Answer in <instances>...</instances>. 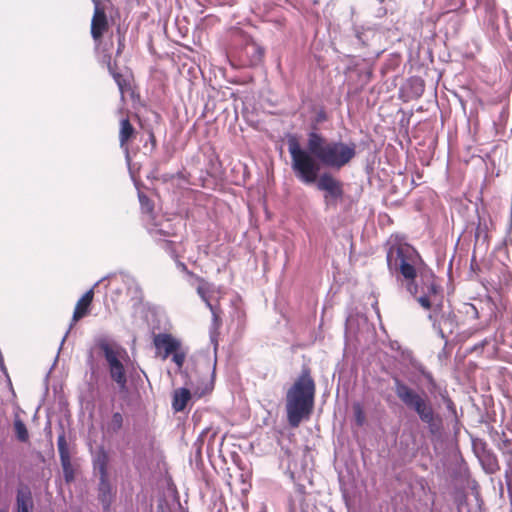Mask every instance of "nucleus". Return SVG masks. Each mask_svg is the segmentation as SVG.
Instances as JSON below:
<instances>
[{"mask_svg": "<svg viewBox=\"0 0 512 512\" xmlns=\"http://www.w3.org/2000/svg\"><path fill=\"white\" fill-rule=\"evenodd\" d=\"M291 164L297 178L306 184L314 183L320 171V164L341 169L356 156V144L342 141H328L322 134H308L307 150L295 137L288 140Z\"/></svg>", "mask_w": 512, "mask_h": 512, "instance_id": "1", "label": "nucleus"}, {"mask_svg": "<svg viewBox=\"0 0 512 512\" xmlns=\"http://www.w3.org/2000/svg\"><path fill=\"white\" fill-rule=\"evenodd\" d=\"M316 384L311 369L303 366L286 394L287 420L292 428H297L304 419H309L313 408Z\"/></svg>", "mask_w": 512, "mask_h": 512, "instance_id": "2", "label": "nucleus"}, {"mask_svg": "<svg viewBox=\"0 0 512 512\" xmlns=\"http://www.w3.org/2000/svg\"><path fill=\"white\" fill-rule=\"evenodd\" d=\"M394 391L397 398L427 425L431 434L440 430L442 418L435 411L431 400L425 393H419L399 378L394 379Z\"/></svg>", "mask_w": 512, "mask_h": 512, "instance_id": "3", "label": "nucleus"}, {"mask_svg": "<svg viewBox=\"0 0 512 512\" xmlns=\"http://www.w3.org/2000/svg\"><path fill=\"white\" fill-rule=\"evenodd\" d=\"M386 261L392 274H400L407 281L414 282L421 257L410 244L398 237H390L386 244Z\"/></svg>", "mask_w": 512, "mask_h": 512, "instance_id": "4", "label": "nucleus"}, {"mask_svg": "<svg viewBox=\"0 0 512 512\" xmlns=\"http://www.w3.org/2000/svg\"><path fill=\"white\" fill-rule=\"evenodd\" d=\"M96 346L100 349L107 362L111 380L117 384L120 391H126L127 375L125 366L122 363V360L128 357L126 350L105 338L99 339Z\"/></svg>", "mask_w": 512, "mask_h": 512, "instance_id": "5", "label": "nucleus"}, {"mask_svg": "<svg viewBox=\"0 0 512 512\" xmlns=\"http://www.w3.org/2000/svg\"><path fill=\"white\" fill-rule=\"evenodd\" d=\"M315 182L317 188L324 192L325 208H336L344 197L343 183L329 172L322 173Z\"/></svg>", "mask_w": 512, "mask_h": 512, "instance_id": "6", "label": "nucleus"}, {"mask_svg": "<svg viewBox=\"0 0 512 512\" xmlns=\"http://www.w3.org/2000/svg\"><path fill=\"white\" fill-rule=\"evenodd\" d=\"M104 62L107 66V69L116 82L121 99L124 100L125 95L132 91L131 87V81H132V75L128 72L122 73L118 70V65L116 61H112L110 55L104 56Z\"/></svg>", "mask_w": 512, "mask_h": 512, "instance_id": "7", "label": "nucleus"}, {"mask_svg": "<svg viewBox=\"0 0 512 512\" xmlns=\"http://www.w3.org/2000/svg\"><path fill=\"white\" fill-rule=\"evenodd\" d=\"M94 13L91 20V36L95 41H100L109 29V22L101 0H92Z\"/></svg>", "mask_w": 512, "mask_h": 512, "instance_id": "8", "label": "nucleus"}, {"mask_svg": "<svg viewBox=\"0 0 512 512\" xmlns=\"http://www.w3.org/2000/svg\"><path fill=\"white\" fill-rule=\"evenodd\" d=\"M98 467L101 474L98 487V499L103 507L108 509L111 505L113 494L112 487L107 479V455L105 453L99 458Z\"/></svg>", "mask_w": 512, "mask_h": 512, "instance_id": "9", "label": "nucleus"}, {"mask_svg": "<svg viewBox=\"0 0 512 512\" xmlns=\"http://www.w3.org/2000/svg\"><path fill=\"white\" fill-rule=\"evenodd\" d=\"M153 345L162 358L166 359L181 347V342L169 333H158L153 336Z\"/></svg>", "mask_w": 512, "mask_h": 512, "instance_id": "10", "label": "nucleus"}, {"mask_svg": "<svg viewBox=\"0 0 512 512\" xmlns=\"http://www.w3.org/2000/svg\"><path fill=\"white\" fill-rule=\"evenodd\" d=\"M57 447L65 481L70 483L74 480V469L71 463V457L64 434L58 436Z\"/></svg>", "mask_w": 512, "mask_h": 512, "instance_id": "11", "label": "nucleus"}, {"mask_svg": "<svg viewBox=\"0 0 512 512\" xmlns=\"http://www.w3.org/2000/svg\"><path fill=\"white\" fill-rule=\"evenodd\" d=\"M94 299V291L93 289H90L86 291L83 296L77 301L73 316H72V322L71 327L76 324L79 320L87 316L90 312V307Z\"/></svg>", "mask_w": 512, "mask_h": 512, "instance_id": "12", "label": "nucleus"}, {"mask_svg": "<svg viewBox=\"0 0 512 512\" xmlns=\"http://www.w3.org/2000/svg\"><path fill=\"white\" fill-rule=\"evenodd\" d=\"M16 512H34V500L27 485L20 486L16 493Z\"/></svg>", "mask_w": 512, "mask_h": 512, "instance_id": "13", "label": "nucleus"}, {"mask_svg": "<svg viewBox=\"0 0 512 512\" xmlns=\"http://www.w3.org/2000/svg\"><path fill=\"white\" fill-rule=\"evenodd\" d=\"M136 130L128 118L120 121L119 143L120 147L128 151V145L136 138Z\"/></svg>", "mask_w": 512, "mask_h": 512, "instance_id": "14", "label": "nucleus"}, {"mask_svg": "<svg viewBox=\"0 0 512 512\" xmlns=\"http://www.w3.org/2000/svg\"><path fill=\"white\" fill-rule=\"evenodd\" d=\"M183 270L187 273V275L193 278L198 282L197 293L200 298L203 300L208 309H212V303L209 300L208 293L210 292V284L202 277L196 275L192 271H189L186 265L182 264Z\"/></svg>", "mask_w": 512, "mask_h": 512, "instance_id": "15", "label": "nucleus"}, {"mask_svg": "<svg viewBox=\"0 0 512 512\" xmlns=\"http://www.w3.org/2000/svg\"><path fill=\"white\" fill-rule=\"evenodd\" d=\"M124 426V415L120 412H114L110 418L103 424V433L109 437L117 435Z\"/></svg>", "mask_w": 512, "mask_h": 512, "instance_id": "16", "label": "nucleus"}, {"mask_svg": "<svg viewBox=\"0 0 512 512\" xmlns=\"http://www.w3.org/2000/svg\"><path fill=\"white\" fill-rule=\"evenodd\" d=\"M192 398V393L187 388H178L173 392L172 408L175 412L183 411L189 400Z\"/></svg>", "mask_w": 512, "mask_h": 512, "instance_id": "17", "label": "nucleus"}, {"mask_svg": "<svg viewBox=\"0 0 512 512\" xmlns=\"http://www.w3.org/2000/svg\"><path fill=\"white\" fill-rule=\"evenodd\" d=\"M13 427L19 441L27 442L29 440V433L26 425L18 415L14 419Z\"/></svg>", "mask_w": 512, "mask_h": 512, "instance_id": "18", "label": "nucleus"}, {"mask_svg": "<svg viewBox=\"0 0 512 512\" xmlns=\"http://www.w3.org/2000/svg\"><path fill=\"white\" fill-rule=\"evenodd\" d=\"M354 420L358 427H362L366 423V414L361 403H354L353 406Z\"/></svg>", "mask_w": 512, "mask_h": 512, "instance_id": "19", "label": "nucleus"}, {"mask_svg": "<svg viewBox=\"0 0 512 512\" xmlns=\"http://www.w3.org/2000/svg\"><path fill=\"white\" fill-rule=\"evenodd\" d=\"M505 462H506V470H505V480L508 486V489L512 488V450H508L504 452Z\"/></svg>", "mask_w": 512, "mask_h": 512, "instance_id": "20", "label": "nucleus"}, {"mask_svg": "<svg viewBox=\"0 0 512 512\" xmlns=\"http://www.w3.org/2000/svg\"><path fill=\"white\" fill-rule=\"evenodd\" d=\"M213 381L209 380L207 381L203 387H197L194 389L193 396L196 398H201L205 396L206 394H209L213 390Z\"/></svg>", "mask_w": 512, "mask_h": 512, "instance_id": "21", "label": "nucleus"}, {"mask_svg": "<svg viewBox=\"0 0 512 512\" xmlns=\"http://www.w3.org/2000/svg\"><path fill=\"white\" fill-rule=\"evenodd\" d=\"M171 355H172V361L177 365V367L179 369H181L185 362V359H186V353L180 347L175 352H173Z\"/></svg>", "mask_w": 512, "mask_h": 512, "instance_id": "22", "label": "nucleus"}, {"mask_svg": "<svg viewBox=\"0 0 512 512\" xmlns=\"http://www.w3.org/2000/svg\"><path fill=\"white\" fill-rule=\"evenodd\" d=\"M246 50H247V52H249V50H252V52L255 56V59H254L255 63L261 61L264 57V49L255 43L248 45L246 47Z\"/></svg>", "mask_w": 512, "mask_h": 512, "instance_id": "23", "label": "nucleus"}, {"mask_svg": "<svg viewBox=\"0 0 512 512\" xmlns=\"http://www.w3.org/2000/svg\"><path fill=\"white\" fill-rule=\"evenodd\" d=\"M212 313L213 323L216 328L221 326V314L222 310L219 305H212V309H209Z\"/></svg>", "mask_w": 512, "mask_h": 512, "instance_id": "24", "label": "nucleus"}, {"mask_svg": "<svg viewBox=\"0 0 512 512\" xmlns=\"http://www.w3.org/2000/svg\"><path fill=\"white\" fill-rule=\"evenodd\" d=\"M417 301L424 309L431 308V301L428 296H420L419 298H417Z\"/></svg>", "mask_w": 512, "mask_h": 512, "instance_id": "25", "label": "nucleus"}, {"mask_svg": "<svg viewBox=\"0 0 512 512\" xmlns=\"http://www.w3.org/2000/svg\"><path fill=\"white\" fill-rule=\"evenodd\" d=\"M139 198H140V202H141V204H142L143 206H147L149 211H152V209H153V205H152V204H150V201H149L148 197H147V196H145V195H140V197H139Z\"/></svg>", "mask_w": 512, "mask_h": 512, "instance_id": "26", "label": "nucleus"}, {"mask_svg": "<svg viewBox=\"0 0 512 512\" xmlns=\"http://www.w3.org/2000/svg\"><path fill=\"white\" fill-rule=\"evenodd\" d=\"M125 39L124 37H121L119 38L118 40V47H117V51H116V55L119 56L122 54L124 48H125V43H124Z\"/></svg>", "mask_w": 512, "mask_h": 512, "instance_id": "27", "label": "nucleus"}, {"mask_svg": "<svg viewBox=\"0 0 512 512\" xmlns=\"http://www.w3.org/2000/svg\"><path fill=\"white\" fill-rule=\"evenodd\" d=\"M316 120H317V122L326 121L327 120L326 112L324 110L319 111L317 114Z\"/></svg>", "mask_w": 512, "mask_h": 512, "instance_id": "28", "label": "nucleus"}, {"mask_svg": "<svg viewBox=\"0 0 512 512\" xmlns=\"http://www.w3.org/2000/svg\"><path fill=\"white\" fill-rule=\"evenodd\" d=\"M433 327L437 330H439V332L443 335V332H442V329H441V324L440 322H437L436 320L433 321Z\"/></svg>", "mask_w": 512, "mask_h": 512, "instance_id": "29", "label": "nucleus"}, {"mask_svg": "<svg viewBox=\"0 0 512 512\" xmlns=\"http://www.w3.org/2000/svg\"><path fill=\"white\" fill-rule=\"evenodd\" d=\"M150 139H151V142L153 143V145H155L156 139H155L154 133L150 134Z\"/></svg>", "mask_w": 512, "mask_h": 512, "instance_id": "30", "label": "nucleus"}, {"mask_svg": "<svg viewBox=\"0 0 512 512\" xmlns=\"http://www.w3.org/2000/svg\"><path fill=\"white\" fill-rule=\"evenodd\" d=\"M469 307L475 312V315L477 316V310L474 305L470 304Z\"/></svg>", "mask_w": 512, "mask_h": 512, "instance_id": "31", "label": "nucleus"}, {"mask_svg": "<svg viewBox=\"0 0 512 512\" xmlns=\"http://www.w3.org/2000/svg\"><path fill=\"white\" fill-rule=\"evenodd\" d=\"M430 290L434 293H436V287L434 285L431 286Z\"/></svg>", "mask_w": 512, "mask_h": 512, "instance_id": "32", "label": "nucleus"}, {"mask_svg": "<svg viewBox=\"0 0 512 512\" xmlns=\"http://www.w3.org/2000/svg\"><path fill=\"white\" fill-rule=\"evenodd\" d=\"M450 406H454L453 402L449 399V404H448V407Z\"/></svg>", "mask_w": 512, "mask_h": 512, "instance_id": "33", "label": "nucleus"}]
</instances>
